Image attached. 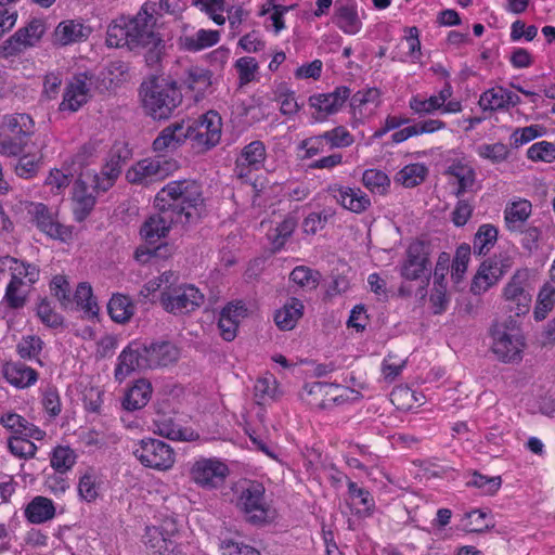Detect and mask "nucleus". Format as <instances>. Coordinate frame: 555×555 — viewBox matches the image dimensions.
<instances>
[{
    "label": "nucleus",
    "instance_id": "obj_1",
    "mask_svg": "<svg viewBox=\"0 0 555 555\" xmlns=\"http://www.w3.org/2000/svg\"><path fill=\"white\" fill-rule=\"evenodd\" d=\"M203 203L202 185L196 180H175L156 194L154 207H162L180 224H188L195 220Z\"/></svg>",
    "mask_w": 555,
    "mask_h": 555
},
{
    "label": "nucleus",
    "instance_id": "obj_2",
    "mask_svg": "<svg viewBox=\"0 0 555 555\" xmlns=\"http://www.w3.org/2000/svg\"><path fill=\"white\" fill-rule=\"evenodd\" d=\"M154 13H158L155 2H145L134 16L126 18L130 50L147 49L145 61L150 66L159 63L165 50L164 40L154 29L156 25Z\"/></svg>",
    "mask_w": 555,
    "mask_h": 555
},
{
    "label": "nucleus",
    "instance_id": "obj_3",
    "mask_svg": "<svg viewBox=\"0 0 555 555\" xmlns=\"http://www.w3.org/2000/svg\"><path fill=\"white\" fill-rule=\"evenodd\" d=\"M142 105L155 120L168 119L182 103V93L176 80L169 77L152 76L140 86Z\"/></svg>",
    "mask_w": 555,
    "mask_h": 555
},
{
    "label": "nucleus",
    "instance_id": "obj_4",
    "mask_svg": "<svg viewBox=\"0 0 555 555\" xmlns=\"http://www.w3.org/2000/svg\"><path fill=\"white\" fill-rule=\"evenodd\" d=\"M492 351L504 363L519 362L522 358L525 339L516 320L509 317L504 322H496L491 327Z\"/></svg>",
    "mask_w": 555,
    "mask_h": 555
},
{
    "label": "nucleus",
    "instance_id": "obj_5",
    "mask_svg": "<svg viewBox=\"0 0 555 555\" xmlns=\"http://www.w3.org/2000/svg\"><path fill=\"white\" fill-rule=\"evenodd\" d=\"M186 140L192 141L197 152H206L216 146L221 138V117L208 112L198 119L184 120Z\"/></svg>",
    "mask_w": 555,
    "mask_h": 555
},
{
    "label": "nucleus",
    "instance_id": "obj_6",
    "mask_svg": "<svg viewBox=\"0 0 555 555\" xmlns=\"http://www.w3.org/2000/svg\"><path fill=\"white\" fill-rule=\"evenodd\" d=\"M431 245L425 241L412 242L406 251L405 259L400 267V275L406 281H422L425 289L429 284L431 274Z\"/></svg>",
    "mask_w": 555,
    "mask_h": 555
},
{
    "label": "nucleus",
    "instance_id": "obj_7",
    "mask_svg": "<svg viewBox=\"0 0 555 555\" xmlns=\"http://www.w3.org/2000/svg\"><path fill=\"white\" fill-rule=\"evenodd\" d=\"M204 294L193 284H181L165 287L159 302L165 311L173 315L188 314L204 304Z\"/></svg>",
    "mask_w": 555,
    "mask_h": 555
},
{
    "label": "nucleus",
    "instance_id": "obj_8",
    "mask_svg": "<svg viewBox=\"0 0 555 555\" xmlns=\"http://www.w3.org/2000/svg\"><path fill=\"white\" fill-rule=\"evenodd\" d=\"M179 168L178 162L173 158L157 156L145 158L135 163L126 172V179L131 184L150 186L159 182Z\"/></svg>",
    "mask_w": 555,
    "mask_h": 555
},
{
    "label": "nucleus",
    "instance_id": "obj_9",
    "mask_svg": "<svg viewBox=\"0 0 555 555\" xmlns=\"http://www.w3.org/2000/svg\"><path fill=\"white\" fill-rule=\"evenodd\" d=\"M264 491L262 483L250 481L237 498L238 509L253 525H262L268 520L269 506L264 500Z\"/></svg>",
    "mask_w": 555,
    "mask_h": 555
},
{
    "label": "nucleus",
    "instance_id": "obj_10",
    "mask_svg": "<svg viewBox=\"0 0 555 555\" xmlns=\"http://www.w3.org/2000/svg\"><path fill=\"white\" fill-rule=\"evenodd\" d=\"M133 455L145 467L157 470H167L175 464V451L166 442L147 438L142 439L133 450Z\"/></svg>",
    "mask_w": 555,
    "mask_h": 555
},
{
    "label": "nucleus",
    "instance_id": "obj_11",
    "mask_svg": "<svg viewBox=\"0 0 555 555\" xmlns=\"http://www.w3.org/2000/svg\"><path fill=\"white\" fill-rule=\"evenodd\" d=\"M132 153L127 144H115L108 154V159L100 173L91 172L93 185L98 190L108 191L121 173L122 167L131 158Z\"/></svg>",
    "mask_w": 555,
    "mask_h": 555
},
{
    "label": "nucleus",
    "instance_id": "obj_12",
    "mask_svg": "<svg viewBox=\"0 0 555 555\" xmlns=\"http://www.w3.org/2000/svg\"><path fill=\"white\" fill-rule=\"evenodd\" d=\"M94 184L95 183L92 182L91 172L81 175L75 182L73 193V212L75 220L78 222L83 221L91 214L96 203V196L106 192L98 190L93 186Z\"/></svg>",
    "mask_w": 555,
    "mask_h": 555
},
{
    "label": "nucleus",
    "instance_id": "obj_13",
    "mask_svg": "<svg viewBox=\"0 0 555 555\" xmlns=\"http://www.w3.org/2000/svg\"><path fill=\"white\" fill-rule=\"evenodd\" d=\"M229 475L228 466L216 459H202L191 468L192 480L203 488H217L221 486Z\"/></svg>",
    "mask_w": 555,
    "mask_h": 555
},
{
    "label": "nucleus",
    "instance_id": "obj_14",
    "mask_svg": "<svg viewBox=\"0 0 555 555\" xmlns=\"http://www.w3.org/2000/svg\"><path fill=\"white\" fill-rule=\"evenodd\" d=\"M92 75L89 73L76 74L65 88L61 111L77 112L90 98Z\"/></svg>",
    "mask_w": 555,
    "mask_h": 555
},
{
    "label": "nucleus",
    "instance_id": "obj_15",
    "mask_svg": "<svg viewBox=\"0 0 555 555\" xmlns=\"http://www.w3.org/2000/svg\"><path fill=\"white\" fill-rule=\"evenodd\" d=\"M149 364L145 357V344L131 341L119 354L115 367V378L119 383L125 380L134 371L147 370Z\"/></svg>",
    "mask_w": 555,
    "mask_h": 555
},
{
    "label": "nucleus",
    "instance_id": "obj_16",
    "mask_svg": "<svg viewBox=\"0 0 555 555\" xmlns=\"http://www.w3.org/2000/svg\"><path fill=\"white\" fill-rule=\"evenodd\" d=\"M28 212L36 222L38 229L52 238L64 241L69 234L68 228L55 219V214L42 203H33Z\"/></svg>",
    "mask_w": 555,
    "mask_h": 555
},
{
    "label": "nucleus",
    "instance_id": "obj_17",
    "mask_svg": "<svg viewBox=\"0 0 555 555\" xmlns=\"http://www.w3.org/2000/svg\"><path fill=\"white\" fill-rule=\"evenodd\" d=\"M332 22L346 35H356L362 29L357 0H336Z\"/></svg>",
    "mask_w": 555,
    "mask_h": 555
},
{
    "label": "nucleus",
    "instance_id": "obj_18",
    "mask_svg": "<svg viewBox=\"0 0 555 555\" xmlns=\"http://www.w3.org/2000/svg\"><path fill=\"white\" fill-rule=\"evenodd\" d=\"M350 93L351 90L348 87L340 86L331 93L311 95L309 98L310 106L321 114V116H314L315 120H323L326 116L338 112Z\"/></svg>",
    "mask_w": 555,
    "mask_h": 555
},
{
    "label": "nucleus",
    "instance_id": "obj_19",
    "mask_svg": "<svg viewBox=\"0 0 555 555\" xmlns=\"http://www.w3.org/2000/svg\"><path fill=\"white\" fill-rule=\"evenodd\" d=\"M157 214L151 216L142 224L140 234L147 245H155L160 238L167 236L170 228L179 223L162 207H155Z\"/></svg>",
    "mask_w": 555,
    "mask_h": 555
},
{
    "label": "nucleus",
    "instance_id": "obj_20",
    "mask_svg": "<svg viewBox=\"0 0 555 555\" xmlns=\"http://www.w3.org/2000/svg\"><path fill=\"white\" fill-rule=\"evenodd\" d=\"M145 357L149 369L165 367L179 360L180 349L169 340L153 341L145 345Z\"/></svg>",
    "mask_w": 555,
    "mask_h": 555
},
{
    "label": "nucleus",
    "instance_id": "obj_21",
    "mask_svg": "<svg viewBox=\"0 0 555 555\" xmlns=\"http://www.w3.org/2000/svg\"><path fill=\"white\" fill-rule=\"evenodd\" d=\"M1 373L9 384L18 389L30 387L38 379V373L21 361H7Z\"/></svg>",
    "mask_w": 555,
    "mask_h": 555
},
{
    "label": "nucleus",
    "instance_id": "obj_22",
    "mask_svg": "<svg viewBox=\"0 0 555 555\" xmlns=\"http://www.w3.org/2000/svg\"><path fill=\"white\" fill-rule=\"evenodd\" d=\"M449 266V255L447 253H441L439 255L438 261L436 263V268L434 271V289L430 295V301L433 302L435 309V313H441L448 304L446 291L447 286L444 283V276L448 271Z\"/></svg>",
    "mask_w": 555,
    "mask_h": 555
},
{
    "label": "nucleus",
    "instance_id": "obj_23",
    "mask_svg": "<svg viewBox=\"0 0 555 555\" xmlns=\"http://www.w3.org/2000/svg\"><path fill=\"white\" fill-rule=\"evenodd\" d=\"M186 141L184 120L176 121L164 128L153 142L157 153L173 151Z\"/></svg>",
    "mask_w": 555,
    "mask_h": 555
},
{
    "label": "nucleus",
    "instance_id": "obj_24",
    "mask_svg": "<svg viewBox=\"0 0 555 555\" xmlns=\"http://www.w3.org/2000/svg\"><path fill=\"white\" fill-rule=\"evenodd\" d=\"M90 34L91 28L80 22L74 20L63 21L54 30V43L64 47L87 40Z\"/></svg>",
    "mask_w": 555,
    "mask_h": 555
},
{
    "label": "nucleus",
    "instance_id": "obj_25",
    "mask_svg": "<svg viewBox=\"0 0 555 555\" xmlns=\"http://www.w3.org/2000/svg\"><path fill=\"white\" fill-rule=\"evenodd\" d=\"M498 263L495 259L489 258L480 264L470 285L472 293L476 295L485 293L498 281L502 273Z\"/></svg>",
    "mask_w": 555,
    "mask_h": 555
},
{
    "label": "nucleus",
    "instance_id": "obj_26",
    "mask_svg": "<svg viewBox=\"0 0 555 555\" xmlns=\"http://www.w3.org/2000/svg\"><path fill=\"white\" fill-rule=\"evenodd\" d=\"M304 309L305 307L301 300L295 297L288 298L284 306L276 310L274 314L276 326L283 331L293 330L298 320L302 317Z\"/></svg>",
    "mask_w": 555,
    "mask_h": 555
},
{
    "label": "nucleus",
    "instance_id": "obj_27",
    "mask_svg": "<svg viewBox=\"0 0 555 555\" xmlns=\"http://www.w3.org/2000/svg\"><path fill=\"white\" fill-rule=\"evenodd\" d=\"M332 388V384L325 382H312L305 385L301 398L310 406L325 409L331 402L336 400L335 397L330 396Z\"/></svg>",
    "mask_w": 555,
    "mask_h": 555
},
{
    "label": "nucleus",
    "instance_id": "obj_28",
    "mask_svg": "<svg viewBox=\"0 0 555 555\" xmlns=\"http://www.w3.org/2000/svg\"><path fill=\"white\" fill-rule=\"evenodd\" d=\"M334 197L344 208L356 214L365 211L371 205L369 196L360 189L338 188Z\"/></svg>",
    "mask_w": 555,
    "mask_h": 555
},
{
    "label": "nucleus",
    "instance_id": "obj_29",
    "mask_svg": "<svg viewBox=\"0 0 555 555\" xmlns=\"http://www.w3.org/2000/svg\"><path fill=\"white\" fill-rule=\"evenodd\" d=\"M152 395V385L146 379H139L127 391L122 406L127 411H135L144 408L150 401Z\"/></svg>",
    "mask_w": 555,
    "mask_h": 555
},
{
    "label": "nucleus",
    "instance_id": "obj_30",
    "mask_svg": "<svg viewBox=\"0 0 555 555\" xmlns=\"http://www.w3.org/2000/svg\"><path fill=\"white\" fill-rule=\"evenodd\" d=\"M55 515L53 502L44 496H36L25 508V516L31 524H42Z\"/></svg>",
    "mask_w": 555,
    "mask_h": 555
},
{
    "label": "nucleus",
    "instance_id": "obj_31",
    "mask_svg": "<svg viewBox=\"0 0 555 555\" xmlns=\"http://www.w3.org/2000/svg\"><path fill=\"white\" fill-rule=\"evenodd\" d=\"M266 159V146L261 141H253L241 152L236 160L237 168H241L240 175H243V168L259 169Z\"/></svg>",
    "mask_w": 555,
    "mask_h": 555
},
{
    "label": "nucleus",
    "instance_id": "obj_32",
    "mask_svg": "<svg viewBox=\"0 0 555 555\" xmlns=\"http://www.w3.org/2000/svg\"><path fill=\"white\" fill-rule=\"evenodd\" d=\"M1 127L8 134L30 138L34 134L35 122L27 114H12L3 117Z\"/></svg>",
    "mask_w": 555,
    "mask_h": 555
},
{
    "label": "nucleus",
    "instance_id": "obj_33",
    "mask_svg": "<svg viewBox=\"0 0 555 555\" xmlns=\"http://www.w3.org/2000/svg\"><path fill=\"white\" fill-rule=\"evenodd\" d=\"M220 33L218 30L199 29L193 36H184L180 38V46L190 52H197L210 48L218 43Z\"/></svg>",
    "mask_w": 555,
    "mask_h": 555
},
{
    "label": "nucleus",
    "instance_id": "obj_34",
    "mask_svg": "<svg viewBox=\"0 0 555 555\" xmlns=\"http://www.w3.org/2000/svg\"><path fill=\"white\" fill-rule=\"evenodd\" d=\"M73 310H82L88 318H94L99 313V307L93 298L92 288L88 283H79L74 295Z\"/></svg>",
    "mask_w": 555,
    "mask_h": 555
},
{
    "label": "nucleus",
    "instance_id": "obj_35",
    "mask_svg": "<svg viewBox=\"0 0 555 555\" xmlns=\"http://www.w3.org/2000/svg\"><path fill=\"white\" fill-rule=\"evenodd\" d=\"M531 203L529 201L514 202L511 206H507L505 214V223L509 231H521L522 223L531 215Z\"/></svg>",
    "mask_w": 555,
    "mask_h": 555
},
{
    "label": "nucleus",
    "instance_id": "obj_36",
    "mask_svg": "<svg viewBox=\"0 0 555 555\" xmlns=\"http://www.w3.org/2000/svg\"><path fill=\"white\" fill-rule=\"evenodd\" d=\"M297 227V219L293 216H286L273 230L268 233V240L271 244V250L276 253L281 250L286 241L292 236Z\"/></svg>",
    "mask_w": 555,
    "mask_h": 555
},
{
    "label": "nucleus",
    "instance_id": "obj_37",
    "mask_svg": "<svg viewBox=\"0 0 555 555\" xmlns=\"http://www.w3.org/2000/svg\"><path fill=\"white\" fill-rule=\"evenodd\" d=\"M2 263L9 264L11 274H15L16 279L22 278L28 282V286L35 284L39 279V268L36 264L25 262L11 256H5Z\"/></svg>",
    "mask_w": 555,
    "mask_h": 555
},
{
    "label": "nucleus",
    "instance_id": "obj_38",
    "mask_svg": "<svg viewBox=\"0 0 555 555\" xmlns=\"http://www.w3.org/2000/svg\"><path fill=\"white\" fill-rule=\"evenodd\" d=\"M50 292L51 295L59 300L63 309H74V301L72 299V287L65 275L57 274L52 278L50 282Z\"/></svg>",
    "mask_w": 555,
    "mask_h": 555
},
{
    "label": "nucleus",
    "instance_id": "obj_39",
    "mask_svg": "<svg viewBox=\"0 0 555 555\" xmlns=\"http://www.w3.org/2000/svg\"><path fill=\"white\" fill-rule=\"evenodd\" d=\"M107 311L113 321L125 323L132 317L133 306L128 297L114 295L107 304Z\"/></svg>",
    "mask_w": 555,
    "mask_h": 555
},
{
    "label": "nucleus",
    "instance_id": "obj_40",
    "mask_svg": "<svg viewBox=\"0 0 555 555\" xmlns=\"http://www.w3.org/2000/svg\"><path fill=\"white\" fill-rule=\"evenodd\" d=\"M428 173V169L423 164H411L403 167L396 175V181L404 188H414L421 184Z\"/></svg>",
    "mask_w": 555,
    "mask_h": 555
},
{
    "label": "nucleus",
    "instance_id": "obj_41",
    "mask_svg": "<svg viewBox=\"0 0 555 555\" xmlns=\"http://www.w3.org/2000/svg\"><path fill=\"white\" fill-rule=\"evenodd\" d=\"M498 240V229L492 224H482L479 227L474 237V253L486 255Z\"/></svg>",
    "mask_w": 555,
    "mask_h": 555
},
{
    "label": "nucleus",
    "instance_id": "obj_42",
    "mask_svg": "<svg viewBox=\"0 0 555 555\" xmlns=\"http://www.w3.org/2000/svg\"><path fill=\"white\" fill-rule=\"evenodd\" d=\"M106 43L112 48L128 47L130 49V39L126 17L112 23L106 33Z\"/></svg>",
    "mask_w": 555,
    "mask_h": 555
},
{
    "label": "nucleus",
    "instance_id": "obj_43",
    "mask_svg": "<svg viewBox=\"0 0 555 555\" xmlns=\"http://www.w3.org/2000/svg\"><path fill=\"white\" fill-rule=\"evenodd\" d=\"M145 538V545L159 555L173 551V542L157 527L147 528Z\"/></svg>",
    "mask_w": 555,
    "mask_h": 555
},
{
    "label": "nucleus",
    "instance_id": "obj_44",
    "mask_svg": "<svg viewBox=\"0 0 555 555\" xmlns=\"http://www.w3.org/2000/svg\"><path fill=\"white\" fill-rule=\"evenodd\" d=\"M278 385L273 376L258 378L254 386V397L258 404H266L276 398Z\"/></svg>",
    "mask_w": 555,
    "mask_h": 555
},
{
    "label": "nucleus",
    "instance_id": "obj_45",
    "mask_svg": "<svg viewBox=\"0 0 555 555\" xmlns=\"http://www.w3.org/2000/svg\"><path fill=\"white\" fill-rule=\"evenodd\" d=\"M30 138L18 137L8 133L0 134V154L4 156H18L21 155Z\"/></svg>",
    "mask_w": 555,
    "mask_h": 555
},
{
    "label": "nucleus",
    "instance_id": "obj_46",
    "mask_svg": "<svg viewBox=\"0 0 555 555\" xmlns=\"http://www.w3.org/2000/svg\"><path fill=\"white\" fill-rule=\"evenodd\" d=\"M334 215L335 211L332 208H324L320 212L309 214L302 221L304 232L310 235L317 234V232L322 230Z\"/></svg>",
    "mask_w": 555,
    "mask_h": 555
},
{
    "label": "nucleus",
    "instance_id": "obj_47",
    "mask_svg": "<svg viewBox=\"0 0 555 555\" xmlns=\"http://www.w3.org/2000/svg\"><path fill=\"white\" fill-rule=\"evenodd\" d=\"M41 155L35 154H24L22 155L16 164L14 165L15 173L23 179H31L34 178L40 166H41Z\"/></svg>",
    "mask_w": 555,
    "mask_h": 555
},
{
    "label": "nucleus",
    "instance_id": "obj_48",
    "mask_svg": "<svg viewBox=\"0 0 555 555\" xmlns=\"http://www.w3.org/2000/svg\"><path fill=\"white\" fill-rule=\"evenodd\" d=\"M76 462V454L69 447H56L51 456V466L60 474L69 470Z\"/></svg>",
    "mask_w": 555,
    "mask_h": 555
},
{
    "label": "nucleus",
    "instance_id": "obj_49",
    "mask_svg": "<svg viewBox=\"0 0 555 555\" xmlns=\"http://www.w3.org/2000/svg\"><path fill=\"white\" fill-rule=\"evenodd\" d=\"M44 343L37 335L23 336L16 345V352L22 359H35L39 356Z\"/></svg>",
    "mask_w": 555,
    "mask_h": 555
},
{
    "label": "nucleus",
    "instance_id": "obj_50",
    "mask_svg": "<svg viewBox=\"0 0 555 555\" xmlns=\"http://www.w3.org/2000/svg\"><path fill=\"white\" fill-rule=\"evenodd\" d=\"M321 274L305 266H298L291 272L289 279L301 287L317 288Z\"/></svg>",
    "mask_w": 555,
    "mask_h": 555
},
{
    "label": "nucleus",
    "instance_id": "obj_51",
    "mask_svg": "<svg viewBox=\"0 0 555 555\" xmlns=\"http://www.w3.org/2000/svg\"><path fill=\"white\" fill-rule=\"evenodd\" d=\"M470 251V246L467 244H462L456 248L451 271V278L454 283H459L463 279L467 270Z\"/></svg>",
    "mask_w": 555,
    "mask_h": 555
},
{
    "label": "nucleus",
    "instance_id": "obj_52",
    "mask_svg": "<svg viewBox=\"0 0 555 555\" xmlns=\"http://www.w3.org/2000/svg\"><path fill=\"white\" fill-rule=\"evenodd\" d=\"M321 138L330 145V149L347 147L353 143L352 134L343 126L325 131Z\"/></svg>",
    "mask_w": 555,
    "mask_h": 555
},
{
    "label": "nucleus",
    "instance_id": "obj_53",
    "mask_svg": "<svg viewBox=\"0 0 555 555\" xmlns=\"http://www.w3.org/2000/svg\"><path fill=\"white\" fill-rule=\"evenodd\" d=\"M156 433L171 440H189L186 430L175 424L171 418L155 421Z\"/></svg>",
    "mask_w": 555,
    "mask_h": 555
},
{
    "label": "nucleus",
    "instance_id": "obj_54",
    "mask_svg": "<svg viewBox=\"0 0 555 555\" xmlns=\"http://www.w3.org/2000/svg\"><path fill=\"white\" fill-rule=\"evenodd\" d=\"M501 485L502 479L500 476L488 477L477 472L473 474L472 480L467 482V486L481 489L488 495L494 494L501 488Z\"/></svg>",
    "mask_w": 555,
    "mask_h": 555
},
{
    "label": "nucleus",
    "instance_id": "obj_55",
    "mask_svg": "<svg viewBox=\"0 0 555 555\" xmlns=\"http://www.w3.org/2000/svg\"><path fill=\"white\" fill-rule=\"evenodd\" d=\"M527 156L534 162L551 163L555 159V144L547 141L537 142L528 149Z\"/></svg>",
    "mask_w": 555,
    "mask_h": 555
},
{
    "label": "nucleus",
    "instance_id": "obj_56",
    "mask_svg": "<svg viewBox=\"0 0 555 555\" xmlns=\"http://www.w3.org/2000/svg\"><path fill=\"white\" fill-rule=\"evenodd\" d=\"M8 447L12 454L25 459L33 457L37 450L36 444L23 436L9 439Z\"/></svg>",
    "mask_w": 555,
    "mask_h": 555
},
{
    "label": "nucleus",
    "instance_id": "obj_57",
    "mask_svg": "<svg viewBox=\"0 0 555 555\" xmlns=\"http://www.w3.org/2000/svg\"><path fill=\"white\" fill-rule=\"evenodd\" d=\"M528 273L527 271H517L504 288V297L505 300L508 302L512 299H515V297L518 296V294L526 292L529 289L528 284Z\"/></svg>",
    "mask_w": 555,
    "mask_h": 555
},
{
    "label": "nucleus",
    "instance_id": "obj_58",
    "mask_svg": "<svg viewBox=\"0 0 555 555\" xmlns=\"http://www.w3.org/2000/svg\"><path fill=\"white\" fill-rule=\"evenodd\" d=\"M504 98H505V89L504 88H492L482 93L479 100V105L486 111H496L504 108Z\"/></svg>",
    "mask_w": 555,
    "mask_h": 555
},
{
    "label": "nucleus",
    "instance_id": "obj_59",
    "mask_svg": "<svg viewBox=\"0 0 555 555\" xmlns=\"http://www.w3.org/2000/svg\"><path fill=\"white\" fill-rule=\"evenodd\" d=\"M478 155L482 158L489 159L492 163H501L508 156V149L503 143L482 144L477 149Z\"/></svg>",
    "mask_w": 555,
    "mask_h": 555
},
{
    "label": "nucleus",
    "instance_id": "obj_60",
    "mask_svg": "<svg viewBox=\"0 0 555 555\" xmlns=\"http://www.w3.org/2000/svg\"><path fill=\"white\" fill-rule=\"evenodd\" d=\"M37 315L49 327H57L63 324V318L56 313L48 299H42L37 307Z\"/></svg>",
    "mask_w": 555,
    "mask_h": 555
},
{
    "label": "nucleus",
    "instance_id": "obj_61",
    "mask_svg": "<svg viewBox=\"0 0 555 555\" xmlns=\"http://www.w3.org/2000/svg\"><path fill=\"white\" fill-rule=\"evenodd\" d=\"M28 291L26 288L14 287L13 284H8L3 296V301L7 302L10 309H22L27 301Z\"/></svg>",
    "mask_w": 555,
    "mask_h": 555
},
{
    "label": "nucleus",
    "instance_id": "obj_62",
    "mask_svg": "<svg viewBox=\"0 0 555 555\" xmlns=\"http://www.w3.org/2000/svg\"><path fill=\"white\" fill-rule=\"evenodd\" d=\"M238 77L242 85L248 83L254 79L255 73L258 69V63L254 57L243 56L235 63Z\"/></svg>",
    "mask_w": 555,
    "mask_h": 555
},
{
    "label": "nucleus",
    "instance_id": "obj_63",
    "mask_svg": "<svg viewBox=\"0 0 555 555\" xmlns=\"http://www.w3.org/2000/svg\"><path fill=\"white\" fill-rule=\"evenodd\" d=\"M542 135V128L539 125H531L524 128H517L511 135L513 144L518 147L535 138Z\"/></svg>",
    "mask_w": 555,
    "mask_h": 555
},
{
    "label": "nucleus",
    "instance_id": "obj_64",
    "mask_svg": "<svg viewBox=\"0 0 555 555\" xmlns=\"http://www.w3.org/2000/svg\"><path fill=\"white\" fill-rule=\"evenodd\" d=\"M42 405L47 413L52 417H55L61 413V400L59 391L55 387L49 386L44 389L42 397Z\"/></svg>",
    "mask_w": 555,
    "mask_h": 555
}]
</instances>
